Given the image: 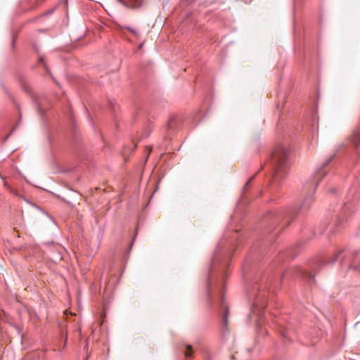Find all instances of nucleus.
I'll use <instances>...</instances> for the list:
<instances>
[{
  "mask_svg": "<svg viewBox=\"0 0 360 360\" xmlns=\"http://www.w3.org/2000/svg\"><path fill=\"white\" fill-rule=\"evenodd\" d=\"M271 161L274 167L273 181L276 183L285 178L289 168L288 151L284 146L278 144L276 146Z\"/></svg>",
  "mask_w": 360,
  "mask_h": 360,
  "instance_id": "f257e3e1",
  "label": "nucleus"
},
{
  "mask_svg": "<svg viewBox=\"0 0 360 360\" xmlns=\"http://www.w3.org/2000/svg\"><path fill=\"white\" fill-rule=\"evenodd\" d=\"M324 175L325 173L322 171V169H321L316 174L314 179L313 180L311 184L309 186H304V188H309V191L306 198L303 201L302 205L300 206L299 211H297L298 212H304L310 207L314 200V193L319 184V179L321 176L322 177Z\"/></svg>",
  "mask_w": 360,
  "mask_h": 360,
  "instance_id": "f03ea898",
  "label": "nucleus"
},
{
  "mask_svg": "<svg viewBox=\"0 0 360 360\" xmlns=\"http://www.w3.org/2000/svg\"><path fill=\"white\" fill-rule=\"evenodd\" d=\"M122 5L127 8H136L140 7L143 0H118Z\"/></svg>",
  "mask_w": 360,
  "mask_h": 360,
  "instance_id": "7ed1b4c3",
  "label": "nucleus"
},
{
  "mask_svg": "<svg viewBox=\"0 0 360 360\" xmlns=\"http://www.w3.org/2000/svg\"><path fill=\"white\" fill-rule=\"evenodd\" d=\"M263 305H259L258 302H257L255 304V307H254V309H253V312L255 314H257L258 316H261L262 314V309H263Z\"/></svg>",
  "mask_w": 360,
  "mask_h": 360,
  "instance_id": "20e7f679",
  "label": "nucleus"
},
{
  "mask_svg": "<svg viewBox=\"0 0 360 360\" xmlns=\"http://www.w3.org/2000/svg\"><path fill=\"white\" fill-rule=\"evenodd\" d=\"M221 304H222L223 307H224V309H225V314L224 316V324L226 325L227 322H228L229 309H228L227 307L225 306V304H224L223 297H222V300H221Z\"/></svg>",
  "mask_w": 360,
  "mask_h": 360,
  "instance_id": "39448f33",
  "label": "nucleus"
},
{
  "mask_svg": "<svg viewBox=\"0 0 360 360\" xmlns=\"http://www.w3.org/2000/svg\"><path fill=\"white\" fill-rule=\"evenodd\" d=\"M191 349L192 347L190 345H186V350L184 352V355L186 357H191Z\"/></svg>",
  "mask_w": 360,
  "mask_h": 360,
  "instance_id": "423d86ee",
  "label": "nucleus"
},
{
  "mask_svg": "<svg viewBox=\"0 0 360 360\" xmlns=\"http://www.w3.org/2000/svg\"><path fill=\"white\" fill-rule=\"evenodd\" d=\"M342 252H343V250H340V252L335 253L334 255V258L332 260L328 261V263H333L335 261H337L340 255L342 254Z\"/></svg>",
  "mask_w": 360,
  "mask_h": 360,
  "instance_id": "0eeeda50",
  "label": "nucleus"
},
{
  "mask_svg": "<svg viewBox=\"0 0 360 360\" xmlns=\"http://www.w3.org/2000/svg\"><path fill=\"white\" fill-rule=\"evenodd\" d=\"M334 157H335V155H332L326 162H324L323 165V167H326L332 161V160L334 158Z\"/></svg>",
  "mask_w": 360,
  "mask_h": 360,
  "instance_id": "6e6552de",
  "label": "nucleus"
},
{
  "mask_svg": "<svg viewBox=\"0 0 360 360\" xmlns=\"http://www.w3.org/2000/svg\"><path fill=\"white\" fill-rule=\"evenodd\" d=\"M297 212L295 211V210H293V211H290L288 212L287 214H286V217H290L292 214H295Z\"/></svg>",
  "mask_w": 360,
  "mask_h": 360,
  "instance_id": "1a4fd4ad",
  "label": "nucleus"
},
{
  "mask_svg": "<svg viewBox=\"0 0 360 360\" xmlns=\"http://www.w3.org/2000/svg\"><path fill=\"white\" fill-rule=\"evenodd\" d=\"M127 29L132 33H134V34H136V31L131 28H129V27H127Z\"/></svg>",
  "mask_w": 360,
  "mask_h": 360,
  "instance_id": "9d476101",
  "label": "nucleus"
},
{
  "mask_svg": "<svg viewBox=\"0 0 360 360\" xmlns=\"http://www.w3.org/2000/svg\"><path fill=\"white\" fill-rule=\"evenodd\" d=\"M250 181H251V179H250L248 181H247V183L245 184V185L244 186L245 188L248 186V184H250Z\"/></svg>",
  "mask_w": 360,
  "mask_h": 360,
  "instance_id": "9b49d317",
  "label": "nucleus"
},
{
  "mask_svg": "<svg viewBox=\"0 0 360 360\" xmlns=\"http://www.w3.org/2000/svg\"><path fill=\"white\" fill-rule=\"evenodd\" d=\"M282 335H283V337H285V338H287V337H288V334H287V333H283V334H282Z\"/></svg>",
  "mask_w": 360,
  "mask_h": 360,
  "instance_id": "f8f14e48",
  "label": "nucleus"
},
{
  "mask_svg": "<svg viewBox=\"0 0 360 360\" xmlns=\"http://www.w3.org/2000/svg\"><path fill=\"white\" fill-rule=\"evenodd\" d=\"M14 43H15V41H14V39H13V41H12V47H13V46H14Z\"/></svg>",
  "mask_w": 360,
  "mask_h": 360,
  "instance_id": "ddd939ff",
  "label": "nucleus"
},
{
  "mask_svg": "<svg viewBox=\"0 0 360 360\" xmlns=\"http://www.w3.org/2000/svg\"><path fill=\"white\" fill-rule=\"evenodd\" d=\"M67 339H68V337L66 336V337H65V344H66ZM65 345H64V347H65Z\"/></svg>",
  "mask_w": 360,
  "mask_h": 360,
  "instance_id": "4468645a",
  "label": "nucleus"
},
{
  "mask_svg": "<svg viewBox=\"0 0 360 360\" xmlns=\"http://www.w3.org/2000/svg\"><path fill=\"white\" fill-rule=\"evenodd\" d=\"M39 60H40V61H43V58H42V57H40V58H39Z\"/></svg>",
  "mask_w": 360,
  "mask_h": 360,
  "instance_id": "2eb2a0df",
  "label": "nucleus"
}]
</instances>
